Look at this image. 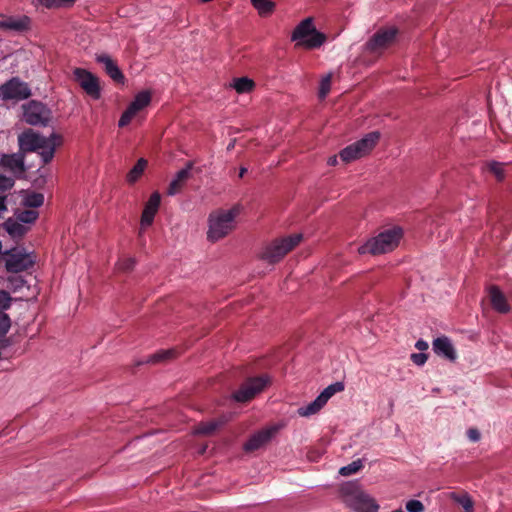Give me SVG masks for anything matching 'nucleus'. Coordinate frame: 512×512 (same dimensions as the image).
Wrapping results in <instances>:
<instances>
[{"label":"nucleus","instance_id":"obj_45","mask_svg":"<svg viewBox=\"0 0 512 512\" xmlns=\"http://www.w3.org/2000/svg\"><path fill=\"white\" fill-rule=\"evenodd\" d=\"M427 359H428V356L425 353L411 354V360L413 361L414 364H416L418 366L424 365L425 362L427 361Z\"/></svg>","mask_w":512,"mask_h":512},{"label":"nucleus","instance_id":"obj_36","mask_svg":"<svg viewBox=\"0 0 512 512\" xmlns=\"http://www.w3.org/2000/svg\"><path fill=\"white\" fill-rule=\"evenodd\" d=\"M38 217V212L32 209H26L20 211L17 215V219L22 223H33Z\"/></svg>","mask_w":512,"mask_h":512},{"label":"nucleus","instance_id":"obj_6","mask_svg":"<svg viewBox=\"0 0 512 512\" xmlns=\"http://www.w3.org/2000/svg\"><path fill=\"white\" fill-rule=\"evenodd\" d=\"M73 79L83 91L94 100L101 97V86L99 78L84 68L73 70Z\"/></svg>","mask_w":512,"mask_h":512},{"label":"nucleus","instance_id":"obj_41","mask_svg":"<svg viewBox=\"0 0 512 512\" xmlns=\"http://www.w3.org/2000/svg\"><path fill=\"white\" fill-rule=\"evenodd\" d=\"M12 298L10 294L4 290H0V312H4L11 306Z\"/></svg>","mask_w":512,"mask_h":512},{"label":"nucleus","instance_id":"obj_33","mask_svg":"<svg viewBox=\"0 0 512 512\" xmlns=\"http://www.w3.org/2000/svg\"><path fill=\"white\" fill-rule=\"evenodd\" d=\"M254 81L247 78L241 77L234 80L233 87L238 93H247L254 88Z\"/></svg>","mask_w":512,"mask_h":512},{"label":"nucleus","instance_id":"obj_43","mask_svg":"<svg viewBox=\"0 0 512 512\" xmlns=\"http://www.w3.org/2000/svg\"><path fill=\"white\" fill-rule=\"evenodd\" d=\"M406 509L408 512H423L424 511V505L419 500H409L406 503Z\"/></svg>","mask_w":512,"mask_h":512},{"label":"nucleus","instance_id":"obj_9","mask_svg":"<svg viewBox=\"0 0 512 512\" xmlns=\"http://www.w3.org/2000/svg\"><path fill=\"white\" fill-rule=\"evenodd\" d=\"M267 384L268 379L264 376L249 378L233 393V397L237 402L250 401L256 394L260 393Z\"/></svg>","mask_w":512,"mask_h":512},{"label":"nucleus","instance_id":"obj_18","mask_svg":"<svg viewBox=\"0 0 512 512\" xmlns=\"http://www.w3.org/2000/svg\"><path fill=\"white\" fill-rule=\"evenodd\" d=\"M433 350L437 355L442 356L449 361L453 362L457 359V353L454 346L449 338L445 336L438 337L433 341Z\"/></svg>","mask_w":512,"mask_h":512},{"label":"nucleus","instance_id":"obj_49","mask_svg":"<svg viewBox=\"0 0 512 512\" xmlns=\"http://www.w3.org/2000/svg\"><path fill=\"white\" fill-rule=\"evenodd\" d=\"M416 349L419 351H425L428 349L429 345L426 341L419 339L415 344Z\"/></svg>","mask_w":512,"mask_h":512},{"label":"nucleus","instance_id":"obj_46","mask_svg":"<svg viewBox=\"0 0 512 512\" xmlns=\"http://www.w3.org/2000/svg\"><path fill=\"white\" fill-rule=\"evenodd\" d=\"M9 283L14 288V290H17L19 288H22L25 284V281L20 276H12L8 278Z\"/></svg>","mask_w":512,"mask_h":512},{"label":"nucleus","instance_id":"obj_29","mask_svg":"<svg viewBox=\"0 0 512 512\" xmlns=\"http://www.w3.org/2000/svg\"><path fill=\"white\" fill-rule=\"evenodd\" d=\"M177 356V350L175 349H168V350H161L157 353L151 355L146 360L147 363H158V362H165L168 360H171Z\"/></svg>","mask_w":512,"mask_h":512},{"label":"nucleus","instance_id":"obj_10","mask_svg":"<svg viewBox=\"0 0 512 512\" xmlns=\"http://www.w3.org/2000/svg\"><path fill=\"white\" fill-rule=\"evenodd\" d=\"M24 120L30 125L46 126L50 120L51 112L41 102L32 100L23 106Z\"/></svg>","mask_w":512,"mask_h":512},{"label":"nucleus","instance_id":"obj_8","mask_svg":"<svg viewBox=\"0 0 512 512\" xmlns=\"http://www.w3.org/2000/svg\"><path fill=\"white\" fill-rule=\"evenodd\" d=\"M30 96L28 84L18 77H13L0 86V98L3 100H23Z\"/></svg>","mask_w":512,"mask_h":512},{"label":"nucleus","instance_id":"obj_5","mask_svg":"<svg viewBox=\"0 0 512 512\" xmlns=\"http://www.w3.org/2000/svg\"><path fill=\"white\" fill-rule=\"evenodd\" d=\"M343 502L355 512H378L379 510L375 499L356 487L343 489Z\"/></svg>","mask_w":512,"mask_h":512},{"label":"nucleus","instance_id":"obj_39","mask_svg":"<svg viewBox=\"0 0 512 512\" xmlns=\"http://www.w3.org/2000/svg\"><path fill=\"white\" fill-rule=\"evenodd\" d=\"M135 264H136L135 258L128 257V258H123V259L119 260L117 266H118L119 270H121L123 272H129L134 268Z\"/></svg>","mask_w":512,"mask_h":512},{"label":"nucleus","instance_id":"obj_26","mask_svg":"<svg viewBox=\"0 0 512 512\" xmlns=\"http://www.w3.org/2000/svg\"><path fill=\"white\" fill-rule=\"evenodd\" d=\"M324 403L317 397L314 401L309 403L308 405L301 406L298 408L297 413L302 417H309L316 413H318L323 407Z\"/></svg>","mask_w":512,"mask_h":512},{"label":"nucleus","instance_id":"obj_20","mask_svg":"<svg viewBox=\"0 0 512 512\" xmlns=\"http://www.w3.org/2000/svg\"><path fill=\"white\" fill-rule=\"evenodd\" d=\"M490 301L493 308L500 313H507L510 306L507 303L506 297L496 286H492L489 290Z\"/></svg>","mask_w":512,"mask_h":512},{"label":"nucleus","instance_id":"obj_24","mask_svg":"<svg viewBox=\"0 0 512 512\" xmlns=\"http://www.w3.org/2000/svg\"><path fill=\"white\" fill-rule=\"evenodd\" d=\"M225 423L224 420H211L208 422H201L195 428V433L200 435H212L219 427Z\"/></svg>","mask_w":512,"mask_h":512},{"label":"nucleus","instance_id":"obj_21","mask_svg":"<svg viewBox=\"0 0 512 512\" xmlns=\"http://www.w3.org/2000/svg\"><path fill=\"white\" fill-rule=\"evenodd\" d=\"M380 139L378 131H372L366 134L362 139L355 142L362 156L368 154Z\"/></svg>","mask_w":512,"mask_h":512},{"label":"nucleus","instance_id":"obj_53","mask_svg":"<svg viewBox=\"0 0 512 512\" xmlns=\"http://www.w3.org/2000/svg\"><path fill=\"white\" fill-rule=\"evenodd\" d=\"M392 512H404V511H403V510H401V509H397V510H394V511H392Z\"/></svg>","mask_w":512,"mask_h":512},{"label":"nucleus","instance_id":"obj_7","mask_svg":"<svg viewBox=\"0 0 512 512\" xmlns=\"http://www.w3.org/2000/svg\"><path fill=\"white\" fill-rule=\"evenodd\" d=\"M396 28L379 29L365 44L366 50L372 54H381L392 45L396 39Z\"/></svg>","mask_w":512,"mask_h":512},{"label":"nucleus","instance_id":"obj_3","mask_svg":"<svg viewBox=\"0 0 512 512\" xmlns=\"http://www.w3.org/2000/svg\"><path fill=\"white\" fill-rule=\"evenodd\" d=\"M292 40L297 41L296 46L314 49L319 48L325 42L326 36L315 29L311 18H306L294 29Z\"/></svg>","mask_w":512,"mask_h":512},{"label":"nucleus","instance_id":"obj_19","mask_svg":"<svg viewBox=\"0 0 512 512\" xmlns=\"http://www.w3.org/2000/svg\"><path fill=\"white\" fill-rule=\"evenodd\" d=\"M24 160L25 155L19 150L18 153L4 154L0 163L13 172L24 173L26 171Z\"/></svg>","mask_w":512,"mask_h":512},{"label":"nucleus","instance_id":"obj_51","mask_svg":"<svg viewBox=\"0 0 512 512\" xmlns=\"http://www.w3.org/2000/svg\"><path fill=\"white\" fill-rule=\"evenodd\" d=\"M336 162H337V158H336V156H334V157H330V158H329L328 163H329L330 165H334V164H336Z\"/></svg>","mask_w":512,"mask_h":512},{"label":"nucleus","instance_id":"obj_42","mask_svg":"<svg viewBox=\"0 0 512 512\" xmlns=\"http://www.w3.org/2000/svg\"><path fill=\"white\" fill-rule=\"evenodd\" d=\"M135 113H133L130 109H126L123 114L121 115L118 125L119 127H125L127 126L131 120L135 117Z\"/></svg>","mask_w":512,"mask_h":512},{"label":"nucleus","instance_id":"obj_48","mask_svg":"<svg viewBox=\"0 0 512 512\" xmlns=\"http://www.w3.org/2000/svg\"><path fill=\"white\" fill-rule=\"evenodd\" d=\"M467 437L469 438L470 441L477 442L480 440L481 435H480V432L478 431V429L470 428L467 431Z\"/></svg>","mask_w":512,"mask_h":512},{"label":"nucleus","instance_id":"obj_35","mask_svg":"<svg viewBox=\"0 0 512 512\" xmlns=\"http://www.w3.org/2000/svg\"><path fill=\"white\" fill-rule=\"evenodd\" d=\"M44 202V195L41 193H31L29 194L24 201V204L30 208H38Z\"/></svg>","mask_w":512,"mask_h":512},{"label":"nucleus","instance_id":"obj_28","mask_svg":"<svg viewBox=\"0 0 512 512\" xmlns=\"http://www.w3.org/2000/svg\"><path fill=\"white\" fill-rule=\"evenodd\" d=\"M340 158L342 161L349 163L353 160H356L360 157H362V154L359 151V148L356 146L355 143H352L341 150L339 153Z\"/></svg>","mask_w":512,"mask_h":512},{"label":"nucleus","instance_id":"obj_22","mask_svg":"<svg viewBox=\"0 0 512 512\" xmlns=\"http://www.w3.org/2000/svg\"><path fill=\"white\" fill-rule=\"evenodd\" d=\"M60 141L61 137L53 133L48 137L47 145L40 148L41 152L39 154L44 164H48L53 159L56 146L60 144Z\"/></svg>","mask_w":512,"mask_h":512},{"label":"nucleus","instance_id":"obj_27","mask_svg":"<svg viewBox=\"0 0 512 512\" xmlns=\"http://www.w3.org/2000/svg\"><path fill=\"white\" fill-rule=\"evenodd\" d=\"M3 226L12 237H22L27 231L23 224L13 220L12 218L7 219Z\"/></svg>","mask_w":512,"mask_h":512},{"label":"nucleus","instance_id":"obj_32","mask_svg":"<svg viewBox=\"0 0 512 512\" xmlns=\"http://www.w3.org/2000/svg\"><path fill=\"white\" fill-rule=\"evenodd\" d=\"M344 389V385L341 382H336L334 384L326 387L318 396L322 403L326 404L327 401L337 392H340Z\"/></svg>","mask_w":512,"mask_h":512},{"label":"nucleus","instance_id":"obj_54","mask_svg":"<svg viewBox=\"0 0 512 512\" xmlns=\"http://www.w3.org/2000/svg\"><path fill=\"white\" fill-rule=\"evenodd\" d=\"M233 146H234V144H233V143H232V144H230V145L228 146V150H230Z\"/></svg>","mask_w":512,"mask_h":512},{"label":"nucleus","instance_id":"obj_16","mask_svg":"<svg viewBox=\"0 0 512 512\" xmlns=\"http://www.w3.org/2000/svg\"><path fill=\"white\" fill-rule=\"evenodd\" d=\"M161 202V197L158 192L152 193L147 201L141 216V226L143 228L150 226L153 223L155 214L157 213Z\"/></svg>","mask_w":512,"mask_h":512},{"label":"nucleus","instance_id":"obj_2","mask_svg":"<svg viewBox=\"0 0 512 512\" xmlns=\"http://www.w3.org/2000/svg\"><path fill=\"white\" fill-rule=\"evenodd\" d=\"M401 236L402 230L400 228L387 229L361 245L358 248V252L360 254L370 253L372 255L387 253L398 245Z\"/></svg>","mask_w":512,"mask_h":512},{"label":"nucleus","instance_id":"obj_17","mask_svg":"<svg viewBox=\"0 0 512 512\" xmlns=\"http://www.w3.org/2000/svg\"><path fill=\"white\" fill-rule=\"evenodd\" d=\"M193 165L194 163L192 161H188L185 168L177 172L176 177L169 184L167 190L169 195H175L181 191L186 181L191 177Z\"/></svg>","mask_w":512,"mask_h":512},{"label":"nucleus","instance_id":"obj_12","mask_svg":"<svg viewBox=\"0 0 512 512\" xmlns=\"http://www.w3.org/2000/svg\"><path fill=\"white\" fill-rule=\"evenodd\" d=\"M48 138L27 129L18 136L19 150L25 155L28 152H35L47 145Z\"/></svg>","mask_w":512,"mask_h":512},{"label":"nucleus","instance_id":"obj_44","mask_svg":"<svg viewBox=\"0 0 512 512\" xmlns=\"http://www.w3.org/2000/svg\"><path fill=\"white\" fill-rule=\"evenodd\" d=\"M14 186V180L10 177L0 175V192L10 190Z\"/></svg>","mask_w":512,"mask_h":512},{"label":"nucleus","instance_id":"obj_47","mask_svg":"<svg viewBox=\"0 0 512 512\" xmlns=\"http://www.w3.org/2000/svg\"><path fill=\"white\" fill-rule=\"evenodd\" d=\"M76 0H53L49 4H47V8H58L64 5H71Z\"/></svg>","mask_w":512,"mask_h":512},{"label":"nucleus","instance_id":"obj_23","mask_svg":"<svg viewBox=\"0 0 512 512\" xmlns=\"http://www.w3.org/2000/svg\"><path fill=\"white\" fill-rule=\"evenodd\" d=\"M150 101H151L150 92L142 91L135 96L134 100L129 104V106L127 108L130 109L133 113L137 114L139 111H141L147 105H149Z\"/></svg>","mask_w":512,"mask_h":512},{"label":"nucleus","instance_id":"obj_31","mask_svg":"<svg viewBox=\"0 0 512 512\" xmlns=\"http://www.w3.org/2000/svg\"><path fill=\"white\" fill-rule=\"evenodd\" d=\"M252 5L258 10L262 16L269 15L275 8L274 2L270 0H250Z\"/></svg>","mask_w":512,"mask_h":512},{"label":"nucleus","instance_id":"obj_14","mask_svg":"<svg viewBox=\"0 0 512 512\" xmlns=\"http://www.w3.org/2000/svg\"><path fill=\"white\" fill-rule=\"evenodd\" d=\"M96 61L104 66L106 74L116 83H124L125 76L117 63L108 54H99Z\"/></svg>","mask_w":512,"mask_h":512},{"label":"nucleus","instance_id":"obj_11","mask_svg":"<svg viewBox=\"0 0 512 512\" xmlns=\"http://www.w3.org/2000/svg\"><path fill=\"white\" fill-rule=\"evenodd\" d=\"M6 256L5 268L10 273H19L30 269L34 262L30 257L18 251L17 249H11L4 252Z\"/></svg>","mask_w":512,"mask_h":512},{"label":"nucleus","instance_id":"obj_1","mask_svg":"<svg viewBox=\"0 0 512 512\" xmlns=\"http://www.w3.org/2000/svg\"><path fill=\"white\" fill-rule=\"evenodd\" d=\"M241 211L242 206L235 204L229 210L219 209L210 213L207 239L216 242L227 236L235 228V219Z\"/></svg>","mask_w":512,"mask_h":512},{"label":"nucleus","instance_id":"obj_52","mask_svg":"<svg viewBox=\"0 0 512 512\" xmlns=\"http://www.w3.org/2000/svg\"><path fill=\"white\" fill-rule=\"evenodd\" d=\"M246 172H247V169L242 167L240 169V172H239V177L242 178L245 175Z\"/></svg>","mask_w":512,"mask_h":512},{"label":"nucleus","instance_id":"obj_25","mask_svg":"<svg viewBox=\"0 0 512 512\" xmlns=\"http://www.w3.org/2000/svg\"><path fill=\"white\" fill-rule=\"evenodd\" d=\"M148 165V161L140 158L133 168L127 173L126 180L129 184H134L142 176Z\"/></svg>","mask_w":512,"mask_h":512},{"label":"nucleus","instance_id":"obj_13","mask_svg":"<svg viewBox=\"0 0 512 512\" xmlns=\"http://www.w3.org/2000/svg\"><path fill=\"white\" fill-rule=\"evenodd\" d=\"M278 428L276 426H270L254 433L244 444V450L246 452H254L264 447L277 433Z\"/></svg>","mask_w":512,"mask_h":512},{"label":"nucleus","instance_id":"obj_50","mask_svg":"<svg viewBox=\"0 0 512 512\" xmlns=\"http://www.w3.org/2000/svg\"><path fill=\"white\" fill-rule=\"evenodd\" d=\"M9 344L10 341L8 338L0 340V348H6L7 346H9Z\"/></svg>","mask_w":512,"mask_h":512},{"label":"nucleus","instance_id":"obj_38","mask_svg":"<svg viewBox=\"0 0 512 512\" xmlns=\"http://www.w3.org/2000/svg\"><path fill=\"white\" fill-rule=\"evenodd\" d=\"M487 168H488V171L491 172L497 178L498 181L503 180L504 171H503V167L500 163L491 162L488 164Z\"/></svg>","mask_w":512,"mask_h":512},{"label":"nucleus","instance_id":"obj_15","mask_svg":"<svg viewBox=\"0 0 512 512\" xmlns=\"http://www.w3.org/2000/svg\"><path fill=\"white\" fill-rule=\"evenodd\" d=\"M31 19L28 16L0 17V30L24 32L30 29Z\"/></svg>","mask_w":512,"mask_h":512},{"label":"nucleus","instance_id":"obj_34","mask_svg":"<svg viewBox=\"0 0 512 512\" xmlns=\"http://www.w3.org/2000/svg\"><path fill=\"white\" fill-rule=\"evenodd\" d=\"M363 468L362 461L360 459H357L347 466H343L339 470V474L342 476H350L352 474L357 473L359 470Z\"/></svg>","mask_w":512,"mask_h":512},{"label":"nucleus","instance_id":"obj_30","mask_svg":"<svg viewBox=\"0 0 512 512\" xmlns=\"http://www.w3.org/2000/svg\"><path fill=\"white\" fill-rule=\"evenodd\" d=\"M450 498L460 504L463 509L465 510V512H474V504H473V501L471 499V497L467 494V493H464V494H457V493H451L450 495Z\"/></svg>","mask_w":512,"mask_h":512},{"label":"nucleus","instance_id":"obj_4","mask_svg":"<svg viewBox=\"0 0 512 512\" xmlns=\"http://www.w3.org/2000/svg\"><path fill=\"white\" fill-rule=\"evenodd\" d=\"M302 240L301 234H294L275 239L261 253V259L270 264L279 262L287 253L294 249Z\"/></svg>","mask_w":512,"mask_h":512},{"label":"nucleus","instance_id":"obj_40","mask_svg":"<svg viewBox=\"0 0 512 512\" xmlns=\"http://www.w3.org/2000/svg\"><path fill=\"white\" fill-rule=\"evenodd\" d=\"M10 326H11L10 317L4 312H0V336L6 335Z\"/></svg>","mask_w":512,"mask_h":512},{"label":"nucleus","instance_id":"obj_37","mask_svg":"<svg viewBox=\"0 0 512 512\" xmlns=\"http://www.w3.org/2000/svg\"><path fill=\"white\" fill-rule=\"evenodd\" d=\"M330 88H331V75H327L321 80L320 88H319V97L321 99H324L330 92Z\"/></svg>","mask_w":512,"mask_h":512}]
</instances>
